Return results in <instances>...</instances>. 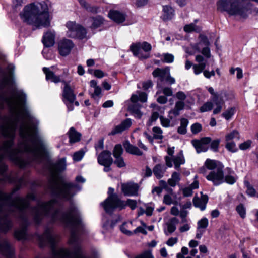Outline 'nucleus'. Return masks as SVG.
Masks as SVG:
<instances>
[{"instance_id": "nucleus-1", "label": "nucleus", "mask_w": 258, "mask_h": 258, "mask_svg": "<svg viewBox=\"0 0 258 258\" xmlns=\"http://www.w3.org/2000/svg\"><path fill=\"white\" fill-rule=\"evenodd\" d=\"M66 165V158H61L53 165L50 171V182L54 195L68 200L76 192L80 190L81 187L75 183L66 182L59 179L58 172L64 170Z\"/></svg>"}, {"instance_id": "nucleus-2", "label": "nucleus", "mask_w": 258, "mask_h": 258, "mask_svg": "<svg viewBox=\"0 0 258 258\" xmlns=\"http://www.w3.org/2000/svg\"><path fill=\"white\" fill-rule=\"evenodd\" d=\"M48 2L42 1L25 6L20 14L22 21L38 28L50 26L51 18L48 12Z\"/></svg>"}, {"instance_id": "nucleus-3", "label": "nucleus", "mask_w": 258, "mask_h": 258, "mask_svg": "<svg viewBox=\"0 0 258 258\" xmlns=\"http://www.w3.org/2000/svg\"><path fill=\"white\" fill-rule=\"evenodd\" d=\"M217 6L218 10L242 19L246 18L252 12V5L249 3L242 4L240 0H219Z\"/></svg>"}, {"instance_id": "nucleus-4", "label": "nucleus", "mask_w": 258, "mask_h": 258, "mask_svg": "<svg viewBox=\"0 0 258 258\" xmlns=\"http://www.w3.org/2000/svg\"><path fill=\"white\" fill-rule=\"evenodd\" d=\"M34 198L33 195H28L26 198L16 197L12 200L11 196L0 191V211L3 209L8 208L15 209L19 213L23 214L28 210H30L29 205L30 201Z\"/></svg>"}, {"instance_id": "nucleus-5", "label": "nucleus", "mask_w": 258, "mask_h": 258, "mask_svg": "<svg viewBox=\"0 0 258 258\" xmlns=\"http://www.w3.org/2000/svg\"><path fill=\"white\" fill-rule=\"evenodd\" d=\"M205 165L210 171L207 173L204 168L200 169V173L207 174L206 179L212 182L215 186L219 185L224 182V175L223 172L224 166L220 162L207 159Z\"/></svg>"}, {"instance_id": "nucleus-6", "label": "nucleus", "mask_w": 258, "mask_h": 258, "mask_svg": "<svg viewBox=\"0 0 258 258\" xmlns=\"http://www.w3.org/2000/svg\"><path fill=\"white\" fill-rule=\"evenodd\" d=\"M114 189L109 187L108 190V196L103 202L100 203L106 213H112L115 209L121 210L127 205L129 199L125 201L121 200L118 196L114 194Z\"/></svg>"}, {"instance_id": "nucleus-7", "label": "nucleus", "mask_w": 258, "mask_h": 258, "mask_svg": "<svg viewBox=\"0 0 258 258\" xmlns=\"http://www.w3.org/2000/svg\"><path fill=\"white\" fill-rule=\"evenodd\" d=\"M207 88L208 92L211 94V99L216 106L213 111L214 114H218L221 112L222 106L225 104L224 97L226 99H232L234 98V95L232 93L226 91H221L219 93H218L214 91L212 87H207Z\"/></svg>"}, {"instance_id": "nucleus-8", "label": "nucleus", "mask_w": 258, "mask_h": 258, "mask_svg": "<svg viewBox=\"0 0 258 258\" xmlns=\"http://www.w3.org/2000/svg\"><path fill=\"white\" fill-rule=\"evenodd\" d=\"M147 100V94L143 92H137L133 94L130 98L132 104H130V114L133 115L136 118H140L142 116V113L140 110L141 105L138 103V101L141 102H146Z\"/></svg>"}, {"instance_id": "nucleus-9", "label": "nucleus", "mask_w": 258, "mask_h": 258, "mask_svg": "<svg viewBox=\"0 0 258 258\" xmlns=\"http://www.w3.org/2000/svg\"><path fill=\"white\" fill-rule=\"evenodd\" d=\"M66 26L68 28L67 35L68 37L79 39L86 38V30L81 25L77 24L75 22L69 21L66 23Z\"/></svg>"}, {"instance_id": "nucleus-10", "label": "nucleus", "mask_w": 258, "mask_h": 258, "mask_svg": "<svg viewBox=\"0 0 258 258\" xmlns=\"http://www.w3.org/2000/svg\"><path fill=\"white\" fill-rule=\"evenodd\" d=\"M196 61L198 64L194 66V73L196 75H198L202 72L206 78L209 79L211 78V75L210 72L207 70H205L207 66V61L205 59L203 56L201 55H197L195 57Z\"/></svg>"}, {"instance_id": "nucleus-11", "label": "nucleus", "mask_w": 258, "mask_h": 258, "mask_svg": "<svg viewBox=\"0 0 258 258\" xmlns=\"http://www.w3.org/2000/svg\"><path fill=\"white\" fill-rule=\"evenodd\" d=\"M65 86L62 91L63 101L66 104L69 111L73 110V103L76 99L75 95L71 87L64 82Z\"/></svg>"}, {"instance_id": "nucleus-12", "label": "nucleus", "mask_w": 258, "mask_h": 258, "mask_svg": "<svg viewBox=\"0 0 258 258\" xmlns=\"http://www.w3.org/2000/svg\"><path fill=\"white\" fill-rule=\"evenodd\" d=\"M211 142L210 137H204L200 140H194L191 143L198 153L206 152L209 149V144Z\"/></svg>"}, {"instance_id": "nucleus-13", "label": "nucleus", "mask_w": 258, "mask_h": 258, "mask_svg": "<svg viewBox=\"0 0 258 258\" xmlns=\"http://www.w3.org/2000/svg\"><path fill=\"white\" fill-rule=\"evenodd\" d=\"M58 49L59 54L63 56L68 55L74 46L73 42L69 39H63L58 42Z\"/></svg>"}, {"instance_id": "nucleus-14", "label": "nucleus", "mask_w": 258, "mask_h": 258, "mask_svg": "<svg viewBox=\"0 0 258 258\" xmlns=\"http://www.w3.org/2000/svg\"><path fill=\"white\" fill-rule=\"evenodd\" d=\"M168 69H156L153 72L152 75L154 77H158L159 80L157 82V87L162 88L164 85V81H165L168 75H169Z\"/></svg>"}, {"instance_id": "nucleus-15", "label": "nucleus", "mask_w": 258, "mask_h": 258, "mask_svg": "<svg viewBox=\"0 0 258 258\" xmlns=\"http://www.w3.org/2000/svg\"><path fill=\"white\" fill-rule=\"evenodd\" d=\"M98 162L101 165H111L113 162L111 152L107 151H103L97 158Z\"/></svg>"}, {"instance_id": "nucleus-16", "label": "nucleus", "mask_w": 258, "mask_h": 258, "mask_svg": "<svg viewBox=\"0 0 258 258\" xmlns=\"http://www.w3.org/2000/svg\"><path fill=\"white\" fill-rule=\"evenodd\" d=\"M55 33L52 31H48L45 33L42 38V43L46 47H50L55 43Z\"/></svg>"}, {"instance_id": "nucleus-17", "label": "nucleus", "mask_w": 258, "mask_h": 258, "mask_svg": "<svg viewBox=\"0 0 258 258\" xmlns=\"http://www.w3.org/2000/svg\"><path fill=\"white\" fill-rule=\"evenodd\" d=\"M0 252L8 257H11L14 253V249L7 241L0 242Z\"/></svg>"}, {"instance_id": "nucleus-18", "label": "nucleus", "mask_w": 258, "mask_h": 258, "mask_svg": "<svg viewBox=\"0 0 258 258\" xmlns=\"http://www.w3.org/2000/svg\"><path fill=\"white\" fill-rule=\"evenodd\" d=\"M179 220L176 217H173L167 222V230H164V233L168 236L174 232L176 229V225L179 223Z\"/></svg>"}, {"instance_id": "nucleus-19", "label": "nucleus", "mask_w": 258, "mask_h": 258, "mask_svg": "<svg viewBox=\"0 0 258 258\" xmlns=\"http://www.w3.org/2000/svg\"><path fill=\"white\" fill-rule=\"evenodd\" d=\"M42 70L44 73L45 74L47 81H50L55 83H57L61 81L60 77L55 75L54 72L51 70L50 68L44 67Z\"/></svg>"}, {"instance_id": "nucleus-20", "label": "nucleus", "mask_w": 258, "mask_h": 258, "mask_svg": "<svg viewBox=\"0 0 258 258\" xmlns=\"http://www.w3.org/2000/svg\"><path fill=\"white\" fill-rule=\"evenodd\" d=\"M109 17L117 23H120L124 21L125 16L124 14L116 10H110L108 13Z\"/></svg>"}, {"instance_id": "nucleus-21", "label": "nucleus", "mask_w": 258, "mask_h": 258, "mask_svg": "<svg viewBox=\"0 0 258 258\" xmlns=\"http://www.w3.org/2000/svg\"><path fill=\"white\" fill-rule=\"evenodd\" d=\"M208 201V196L202 195L201 198L195 197L193 199V203L195 207L199 208L201 210H204L206 208Z\"/></svg>"}, {"instance_id": "nucleus-22", "label": "nucleus", "mask_w": 258, "mask_h": 258, "mask_svg": "<svg viewBox=\"0 0 258 258\" xmlns=\"http://www.w3.org/2000/svg\"><path fill=\"white\" fill-rule=\"evenodd\" d=\"M129 126V119H126L122 121L120 124L115 126L112 130L108 134L109 135H115L120 134Z\"/></svg>"}, {"instance_id": "nucleus-23", "label": "nucleus", "mask_w": 258, "mask_h": 258, "mask_svg": "<svg viewBox=\"0 0 258 258\" xmlns=\"http://www.w3.org/2000/svg\"><path fill=\"white\" fill-rule=\"evenodd\" d=\"M174 16V10L169 5L163 6L162 19L164 21L171 20Z\"/></svg>"}, {"instance_id": "nucleus-24", "label": "nucleus", "mask_w": 258, "mask_h": 258, "mask_svg": "<svg viewBox=\"0 0 258 258\" xmlns=\"http://www.w3.org/2000/svg\"><path fill=\"white\" fill-rule=\"evenodd\" d=\"M70 143H75L79 142L81 137V134L78 132L74 127H72L68 132Z\"/></svg>"}, {"instance_id": "nucleus-25", "label": "nucleus", "mask_w": 258, "mask_h": 258, "mask_svg": "<svg viewBox=\"0 0 258 258\" xmlns=\"http://www.w3.org/2000/svg\"><path fill=\"white\" fill-rule=\"evenodd\" d=\"M166 170V167L164 165L157 164L153 169V172L154 175L158 179H160L163 177Z\"/></svg>"}, {"instance_id": "nucleus-26", "label": "nucleus", "mask_w": 258, "mask_h": 258, "mask_svg": "<svg viewBox=\"0 0 258 258\" xmlns=\"http://www.w3.org/2000/svg\"><path fill=\"white\" fill-rule=\"evenodd\" d=\"M130 50L132 51L134 56L140 59L147 58L140 56V55H145V52L142 50V48L140 47V45L133 44L130 47Z\"/></svg>"}, {"instance_id": "nucleus-27", "label": "nucleus", "mask_w": 258, "mask_h": 258, "mask_svg": "<svg viewBox=\"0 0 258 258\" xmlns=\"http://www.w3.org/2000/svg\"><path fill=\"white\" fill-rule=\"evenodd\" d=\"M173 161L174 164L175 168L176 169H178L181 165L184 164L185 159L182 151H180L176 156L173 157Z\"/></svg>"}, {"instance_id": "nucleus-28", "label": "nucleus", "mask_w": 258, "mask_h": 258, "mask_svg": "<svg viewBox=\"0 0 258 258\" xmlns=\"http://www.w3.org/2000/svg\"><path fill=\"white\" fill-rule=\"evenodd\" d=\"M135 45H140V47L145 52V55H140L141 57L149 58L150 56V51L152 48L151 45L147 42H144L142 43H134Z\"/></svg>"}, {"instance_id": "nucleus-29", "label": "nucleus", "mask_w": 258, "mask_h": 258, "mask_svg": "<svg viewBox=\"0 0 258 258\" xmlns=\"http://www.w3.org/2000/svg\"><path fill=\"white\" fill-rule=\"evenodd\" d=\"M185 106V103L183 101H179L176 102L174 108L170 111V114H173L174 116H178L179 114V112L183 110Z\"/></svg>"}, {"instance_id": "nucleus-30", "label": "nucleus", "mask_w": 258, "mask_h": 258, "mask_svg": "<svg viewBox=\"0 0 258 258\" xmlns=\"http://www.w3.org/2000/svg\"><path fill=\"white\" fill-rule=\"evenodd\" d=\"M180 180V174L176 172H174L171 175V177L168 180V183L170 186L174 187Z\"/></svg>"}, {"instance_id": "nucleus-31", "label": "nucleus", "mask_w": 258, "mask_h": 258, "mask_svg": "<svg viewBox=\"0 0 258 258\" xmlns=\"http://www.w3.org/2000/svg\"><path fill=\"white\" fill-rule=\"evenodd\" d=\"M90 94L92 98L98 101L102 95L101 88L100 86L96 87V88L94 89L93 92H90Z\"/></svg>"}, {"instance_id": "nucleus-32", "label": "nucleus", "mask_w": 258, "mask_h": 258, "mask_svg": "<svg viewBox=\"0 0 258 258\" xmlns=\"http://www.w3.org/2000/svg\"><path fill=\"white\" fill-rule=\"evenodd\" d=\"M188 121L186 118H182L180 120V125L178 128V133L180 134H185L186 133V127Z\"/></svg>"}, {"instance_id": "nucleus-33", "label": "nucleus", "mask_w": 258, "mask_h": 258, "mask_svg": "<svg viewBox=\"0 0 258 258\" xmlns=\"http://www.w3.org/2000/svg\"><path fill=\"white\" fill-rule=\"evenodd\" d=\"M240 138L239 132L236 130H233L225 136V140L227 142L232 140H238Z\"/></svg>"}, {"instance_id": "nucleus-34", "label": "nucleus", "mask_w": 258, "mask_h": 258, "mask_svg": "<svg viewBox=\"0 0 258 258\" xmlns=\"http://www.w3.org/2000/svg\"><path fill=\"white\" fill-rule=\"evenodd\" d=\"M228 170H229V174L224 176V182H226L229 184H233L236 182V178L232 175L234 173V172L230 168H229Z\"/></svg>"}, {"instance_id": "nucleus-35", "label": "nucleus", "mask_w": 258, "mask_h": 258, "mask_svg": "<svg viewBox=\"0 0 258 258\" xmlns=\"http://www.w3.org/2000/svg\"><path fill=\"white\" fill-rule=\"evenodd\" d=\"M140 184L130 182V196H138Z\"/></svg>"}, {"instance_id": "nucleus-36", "label": "nucleus", "mask_w": 258, "mask_h": 258, "mask_svg": "<svg viewBox=\"0 0 258 258\" xmlns=\"http://www.w3.org/2000/svg\"><path fill=\"white\" fill-rule=\"evenodd\" d=\"M235 108L231 107L225 111L222 114V116L227 120H229L235 114Z\"/></svg>"}, {"instance_id": "nucleus-37", "label": "nucleus", "mask_w": 258, "mask_h": 258, "mask_svg": "<svg viewBox=\"0 0 258 258\" xmlns=\"http://www.w3.org/2000/svg\"><path fill=\"white\" fill-rule=\"evenodd\" d=\"M152 131L154 139L162 140L163 138V131L160 127L155 126L152 128Z\"/></svg>"}, {"instance_id": "nucleus-38", "label": "nucleus", "mask_w": 258, "mask_h": 258, "mask_svg": "<svg viewBox=\"0 0 258 258\" xmlns=\"http://www.w3.org/2000/svg\"><path fill=\"white\" fill-rule=\"evenodd\" d=\"M103 23V19L102 18L98 16L92 18V23L91 28L93 29H96L99 27Z\"/></svg>"}, {"instance_id": "nucleus-39", "label": "nucleus", "mask_w": 258, "mask_h": 258, "mask_svg": "<svg viewBox=\"0 0 258 258\" xmlns=\"http://www.w3.org/2000/svg\"><path fill=\"white\" fill-rule=\"evenodd\" d=\"M85 151L83 149H81L78 151H77L73 155V159L75 162H79L81 161L83 157L84 156Z\"/></svg>"}, {"instance_id": "nucleus-40", "label": "nucleus", "mask_w": 258, "mask_h": 258, "mask_svg": "<svg viewBox=\"0 0 258 258\" xmlns=\"http://www.w3.org/2000/svg\"><path fill=\"white\" fill-rule=\"evenodd\" d=\"M184 30L187 33H190L193 31H200V28L196 26L195 23H190V24L186 25L184 27Z\"/></svg>"}, {"instance_id": "nucleus-41", "label": "nucleus", "mask_w": 258, "mask_h": 258, "mask_svg": "<svg viewBox=\"0 0 258 258\" xmlns=\"http://www.w3.org/2000/svg\"><path fill=\"white\" fill-rule=\"evenodd\" d=\"M213 107V104L212 102L208 101L205 103L200 109V110L201 112H204L209 111L212 110Z\"/></svg>"}, {"instance_id": "nucleus-42", "label": "nucleus", "mask_w": 258, "mask_h": 258, "mask_svg": "<svg viewBox=\"0 0 258 258\" xmlns=\"http://www.w3.org/2000/svg\"><path fill=\"white\" fill-rule=\"evenodd\" d=\"M123 152V149L120 144L115 145L113 151V155L114 157L121 156Z\"/></svg>"}, {"instance_id": "nucleus-43", "label": "nucleus", "mask_w": 258, "mask_h": 258, "mask_svg": "<svg viewBox=\"0 0 258 258\" xmlns=\"http://www.w3.org/2000/svg\"><path fill=\"white\" fill-rule=\"evenodd\" d=\"M208 223V220L206 218H203L198 221L197 228L201 230L205 229L207 227Z\"/></svg>"}, {"instance_id": "nucleus-44", "label": "nucleus", "mask_w": 258, "mask_h": 258, "mask_svg": "<svg viewBox=\"0 0 258 258\" xmlns=\"http://www.w3.org/2000/svg\"><path fill=\"white\" fill-rule=\"evenodd\" d=\"M236 211L242 218H245L246 212L245 209L243 205L242 204L238 205L236 207Z\"/></svg>"}, {"instance_id": "nucleus-45", "label": "nucleus", "mask_w": 258, "mask_h": 258, "mask_svg": "<svg viewBox=\"0 0 258 258\" xmlns=\"http://www.w3.org/2000/svg\"><path fill=\"white\" fill-rule=\"evenodd\" d=\"M121 194L125 196L129 195V183H121Z\"/></svg>"}, {"instance_id": "nucleus-46", "label": "nucleus", "mask_w": 258, "mask_h": 258, "mask_svg": "<svg viewBox=\"0 0 258 258\" xmlns=\"http://www.w3.org/2000/svg\"><path fill=\"white\" fill-rule=\"evenodd\" d=\"M134 258H154L153 255H152L151 251L149 250H147L140 254L138 255L135 256Z\"/></svg>"}, {"instance_id": "nucleus-47", "label": "nucleus", "mask_w": 258, "mask_h": 258, "mask_svg": "<svg viewBox=\"0 0 258 258\" xmlns=\"http://www.w3.org/2000/svg\"><path fill=\"white\" fill-rule=\"evenodd\" d=\"M220 142V140L217 139L213 140V141H211V144H210V147L211 149L214 152H217L218 150V147L219 145V143Z\"/></svg>"}, {"instance_id": "nucleus-48", "label": "nucleus", "mask_w": 258, "mask_h": 258, "mask_svg": "<svg viewBox=\"0 0 258 258\" xmlns=\"http://www.w3.org/2000/svg\"><path fill=\"white\" fill-rule=\"evenodd\" d=\"M226 148L228 150L232 152H235L237 151L235 144L233 142L228 141L226 145Z\"/></svg>"}, {"instance_id": "nucleus-49", "label": "nucleus", "mask_w": 258, "mask_h": 258, "mask_svg": "<svg viewBox=\"0 0 258 258\" xmlns=\"http://www.w3.org/2000/svg\"><path fill=\"white\" fill-rule=\"evenodd\" d=\"M202 130V125L198 123L193 124L191 126V131L194 134L199 133Z\"/></svg>"}, {"instance_id": "nucleus-50", "label": "nucleus", "mask_w": 258, "mask_h": 258, "mask_svg": "<svg viewBox=\"0 0 258 258\" xmlns=\"http://www.w3.org/2000/svg\"><path fill=\"white\" fill-rule=\"evenodd\" d=\"M130 154L141 156L143 154V152L138 147L130 145Z\"/></svg>"}, {"instance_id": "nucleus-51", "label": "nucleus", "mask_w": 258, "mask_h": 258, "mask_svg": "<svg viewBox=\"0 0 258 258\" xmlns=\"http://www.w3.org/2000/svg\"><path fill=\"white\" fill-rule=\"evenodd\" d=\"M11 223L10 221L6 220L4 221V224L1 226L0 229L4 232H7L11 228Z\"/></svg>"}, {"instance_id": "nucleus-52", "label": "nucleus", "mask_w": 258, "mask_h": 258, "mask_svg": "<svg viewBox=\"0 0 258 258\" xmlns=\"http://www.w3.org/2000/svg\"><path fill=\"white\" fill-rule=\"evenodd\" d=\"M25 231L24 229L22 230H16L15 232V237L19 240L24 239L25 237Z\"/></svg>"}, {"instance_id": "nucleus-53", "label": "nucleus", "mask_w": 258, "mask_h": 258, "mask_svg": "<svg viewBox=\"0 0 258 258\" xmlns=\"http://www.w3.org/2000/svg\"><path fill=\"white\" fill-rule=\"evenodd\" d=\"M159 117L160 118L159 113L156 111H154L148 121V124L151 125L152 123L155 121Z\"/></svg>"}, {"instance_id": "nucleus-54", "label": "nucleus", "mask_w": 258, "mask_h": 258, "mask_svg": "<svg viewBox=\"0 0 258 258\" xmlns=\"http://www.w3.org/2000/svg\"><path fill=\"white\" fill-rule=\"evenodd\" d=\"M115 160L114 163L119 167H122L125 166V163L121 156L114 157Z\"/></svg>"}, {"instance_id": "nucleus-55", "label": "nucleus", "mask_w": 258, "mask_h": 258, "mask_svg": "<svg viewBox=\"0 0 258 258\" xmlns=\"http://www.w3.org/2000/svg\"><path fill=\"white\" fill-rule=\"evenodd\" d=\"M128 224L127 222H124L122 223V224L120 227V229L121 231L126 235L129 234V230H128Z\"/></svg>"}, {"instance_id": "nucleus-56", "label": "nucleus", "mask_w": 258, "mask_h": 258, "mask_svg": "<svg viewBox=\"0 0 258 258\" xmlns=\"http://www.w3.org/2000/svg\"><path fill=\"white\" fill-rule=\"evenodd\" d=\"M160 120L161 125L165 127H168L170 125V121L167 118H164L162 116H160Z\"/></svg>"}, {"instance_id": "nucleus-57", "label": "nucleus", "mask_w": 258, "mask_h": 258, "mask_svg": "<svg viewBox=\"0 0 258 258\" xmlns=\"http://www.w3.org/2000/svg\"><path fill=\"white\" fill-rule=\"evenodd\" d=\"M142 225L143 227L139 226L134 231L135 233H138L140 232L141 233L144 234V235H146L147 234V232L145 229V228L146 227V225L144 223L142 222Z\"/></svg>"}, {"instance_id": "nucleus-58", "label": "nucleus", "mask_w": 258, "mask_h": 258, "mask_svg": "<svg viewBox=\"0 0 258 258\" xmlns=\"http://www.w3.org/2000/svg\"><path fill=\"white\" fill-rule=\"evenodd\" d=\"M188 214V212L185 210H181L179 212V216L182 219L181 223H186L187 222V220L186 219L187 215Z\"/></svg>"}, {"instance_id": "nucleus-59", "label": "nucleus", "mask_w": 258, "mask_h": 258, "mask_svg": "<svg viewBox=\"0 0 258 258\" xmlns=\"http://www.w3.org/2000/svg\"><path fill=\"white\" fill-rule=\"evenodd\" d=\"M164 60L165 62L171 63L174 61V56L169 53L164 54Z\"/></svg>"}, {"instance_id": "nucleus-60", "label": "nucleus", "mask_w": 258, "mask_h": 258, "mask_svg": "<svg viewBox=\"0 0 258 258\" xmlns=\"http://www.w3.org/2000/svg\"><path fill=\"white\" fill-rule=\"evenodd\" d=\"M251 144V141L250 140H247L246 142H244V143L240 144L239 148L241 150H243L247 149L248 148H249L250 147Z\"/></svg>"}, {"instance_id": "nucleus-61", "label": "nucleus", "mask_w": 258, "mask_h": 258, "mask_svg": "<svg viewBox=\"0 0 258 258\" xmlns=\"http://www.w3.org/2000/svg\"><path fill=\"white\" fill-rule=\"evenodd\" d=\"M201 53L206 58H209L211 57L210 50L209 46H205L201 51Z\"/></svg>"}, {"instance_id": "nucleus-62", "label": "nucleus", "mask_w": 258, "mask_h": 258, "mask_svg": "<svg viewBox=\"0 0 258 258\" xmlns=\"http://www.w3.org/2000/svg\"><path fill=\"white\" fill-rule=\"evenodd\" d=\"M183 223L184 224L179 228V230L181 233L188 231L190 228V225L187 223V222Z\"/></svg>"}, {"instance_id": "nucleus-63", "label": "nucleus", "mask_w": 258, "mask_h": 258, "mask_svg": "<svg viewBox=\"0 0 258 258\" xmlns=\"http://www.w3.org/2000/svg\"><path fill=\"white\" fill-rule=\"evenodd\" d=\"M200 38L201 39L200 43H203L205 46H209L210 45V42L208 38L203 35H200Z\"/></svg>"}, {"instance_id": "nucleus-64", "label": "nucleus", "mask_w": 258, "mask_h": 258, "mask_svg": "<svg viewBox=\"0 0 258 258\" xmlns=\"http://www.w3.org/2000/svg\"><path fill=\"white\" fill-rule=\"evenodd\" d=\"M163 203L168 205H170L173 203L171 197L169 195H165L164 196Z\"/></svg>"}]
</instances>
